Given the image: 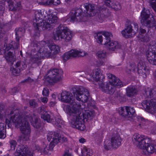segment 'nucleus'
<instances>
[{
    "label": "nucleus",
    "instance_id": "f257e3e1",
    "mask_svg": "<svg viewBox=\"0 0 156 156\" xmlns=\"http://www.w3.org/2000/svg\"><path fill=\"white\" fill-rule=\"evenodd\" d=\"M60 100L66 103H70V106L67 105L65 107V111L70 117V123L73 128L81 131L85 129L84 124L85 119H91L95 116L94 111L83 112L81 104L75 101L72 94L69 92L63 91L60 94Z\"/></svg>",
    "mask_w": 156,
    "mask_h": 156
},
{
    "label": "nucleus",
    "instance_id": "f03ea898",
    "mask_svg": "<svg viewBox=\"0 0 156 156\" xmlns=\"http://www.w3.org/2000/svg\"><path fill=\"white\" fill-rule=\"evenodd\" d=\"M12 115L10 117V121L16 127L19 128L22 135L18 137V141H27L29 140L31 129L28 122L29 121L35 128H39L41 126L38 119L28 113L25 114L19 111L18 113Z\"/></svg>",
    "mask_w": 156,
    "mask_h": 156
},
{
    "label": "nucleus",
    "instance_id": "7ed1b4c3",
    "mask_svg": "<svg viewBox=\"0 0 156 156\" xmlns=\"http://www.w3.org/2000/svg\"><path fill=\"white\" fill-rule=\"evenodd\" d=\"M96 5L87 3L81 6V8L73 9L71 12L70 19L73 22L84 21V18L93 16L98 12L95 9Z\"/></svg>",
    "mask_w": 156,
    "mask_h": 156
},
{
    "label": "nucleus",
    "instance_id": "20e7f679",
    "mask_svg": "<svg viewBox=\"0 0 156 156\" xmlns=\"http://www.w3.org/2000/svg\"><path fill=\"white\" fill-rule=\"evenodd\" d=\"M41 17L40 21L38 23H33L34 28L37 30L41 31L48 28H51L52 26L56 24L57 22L58 18L55 15L53 14V12L49 10L48 13L45 10H40Z\"/></svg>",
    "mask_w": 156,
    "mask_h": 156
},
{
    "label": "nucleus",
    "instance_id": "39448f33",
    "mask_svg": "<svg viewBox=\"0 0 156 156\" xmlns=\"http://www.w3.org/2000/svg\"><path fill=\"white\" fill-rule=\"evenodd\" d=\"M91 78L97 81L103 92L110 94H112L115 91V88L109 83H104L103 80L105 78L104 75L101 73V70L99 69H94L90 75Z\"/></svg>",
    "mask_w": 156,
    "mask_h": 156
},
{
    "label": "nucleus",
    "instance_id": "423d86ee",
    "mask_svg": "<svg viewBox=\"0 0 156 156\" xmlns=\"http://www.w3.org/2000/svg\"><path fill=\"white\" fill-rule=\"evenodd\" d=\"M95 37L98 43L105 45L110 50H116L121 47L120 44L118 41H111L112 37L111 33L104 32L102 34L98 33Z\"/></svg>",
    "mask_w": 156,
    "mask_h": 156
},
{
    "label": "nucleus",
    "instance_id": "0eeeda50",
    "mask_svg": "<svg viewBox=\"0 0 156 156\" xmlns=\"http://www.w3.org/2000/svg\"><path fill=\"white\" fill-rule=\"evenodd\" d=\"M133 140L137 147L145 149L148 153L151 154L156 151V145L150 144L149 139L144 135L136 133L133 136Z\"/></svg>",
    "mask_w": 156,
    "mask_h": 156
},
{
    "label": "nucleus",
    "instance_id": "6e6552de",
    "mask_svg": "<svg viewBox=\"0 0 156 156\" xmlns=\"http://www.w3.org/2000/svg\"><path fill=\"white\" fill-rule=\"evenodd\" d=\"M73 33L67 27L60 24L55 33L53 34V38L55 40L69 41L72 39Z\"/></svg>",
    "mask_w": 156,
    "mask_h": 156
},
{
    "label": "nucleus",
    "instance_id": "1a4fd4ad",
    "mask_svg": "<svg viewBox=\"0 0 156 156\" xmlns=\"http://www.w3.org/2000/svg\"><path fill=\"white\" fill-rule=\"evenodd\" d=\"M48 47L51 51L46 50L45 49H44V48H41L40 50V52H38L37 54V55L38 56H34L32 58V61L33 62H39L41 58L45 57L50 58L53 54L58 53L60 51V47L54 44L50 45Z\"/></svg>",
    "mask_w": 156,
    "mask_h": 156
},
{
    "label": "nucleus",
    "instance_id": "9d476101",
    "mask_svg": "<svg viewBox=\"0 0 156 156\" xmlns=\"http://www.w3.org/2000/svg\"><path fill=\"white\" fill-rule=\"evenodd\" d=\"M72 90V93L77 100L84 103L87 101L90 94L87 89L80 86L74 87Z\"/></svg>",
    "mask_w": 156,
    "mask_h": 156
},
{
    "label": "nucleus",
    "instance_id": "9b49d317",
    "mask_svg": "<svg viewBox=\"0 0 156 156\" xmlns=\"http://www.w3.org/2000/svg\"><path fill=\"white\" fill-rule=\"evenodd\" d=\"M47 81L51 84H53L61 81L63 77V71L61 69L54 68L48 72Z\"/></svg>",
    "mask_w": 156,
    "mask_h": 156
},
{
    "label": "nucleus",
    "instance_id": "f8f14e48",
    "mask_svg": "<svg viewBox=\"0 0 156 156\" xmlns=\"http://www.w3.org/2000/svg\"><path fill=\"white\" fill-rule=\"evenodd\" d=\"M136 69L139 75L142 76L144 78H146L147 75L149 73L148 69L146 68L144 63L142 61H140L138 63L137 66L134 63L130 65L129 68L130 71L134 72Z\"/></svg>",
    "mask_w": 156,
    "mask_h": 156
},
{
    "label": "nucleus",
    "instance_id": "ddd939ff",
    "mask_svg": "<svg viewBox=\"0 0 156 156\" xmlns=\"http://www.w3.org/2000/svg\"><path fill=\"white\" fill-rule=\"evenodd\" d=\"M150 13L149 10L146 9L145 8L142 11L140 17V23L142 25L148 27H155L156 29V21L155 18L154 20L151 22L149 20Z\"/></svg>",
    "mask_w": 156,
    "mask_h": 156
},
{
    "label": "nucleus",
    "instance_id": "4468645a",
    "mask_svg": "<svg viewBox=\"0 0 156 156\" xmlns=\"http://www.w3.org/2000/svg\"><path fill=\"white\" fill-rule=\"evenodd\" d=\"M19 111L17 110L15 111H11L10 110H4L3 109V106L0 105V119H2L4 118H6L5 122L6 125L9 127H11L12 126V122L10 121V117L12 115H15V112L16 114L18 113V111Z\"/></svg>",
    "mask_w": 156,
    "mask_h": 156
},
{
    "label": "nucleus",
    "instance_id": "2eb2a0df",
    "mask_svg": "<svg viewBox=\"0 0 156 156\" xmlns=\"http://www.w3.org/2000/svg\"><path fill=\"white\" fill-rule=\"evenodd\" d=\"M41 117L47 122L52 123L54 126L58 128L62 127L64 122L59 118L54 119V117L52 115H49L46 112L44 114H41Z\"/></svg>",
    "mask_w": 156,
    "mask_h": 156
},
{
    "label": "nucleus",
    "instance_id": "dca6fc26",
    "mask_svg": "<svg viewBox=\"0 0 156 156\" xmlns=\"http://www.w3.org/2000/svg\"><path fill=\"white\" fill-rule=\"evenodd\" d=\"M141 105L148 112L151 114L155 113L156 109V99H151L143 101Z\"/></svg>",
    "mask_w": 156,
    "mask_h": 156
},
{
    "label": "nucleus",
    "instance_id": "f3484780",
    "mask_svg": "<svg viewBox=\"0 0 156 156\" xmlns=\"http://www.w3.org/2000/svg\"><path fill=\"white\" fill-rule=\"evenodd\" d=\"M15 156H33L34 154L33 151H30L26 146L18 145L14 153Z\"/></svg>",
    "mask_w": 156,
    "mask_h": 156
},
{
    "label": "nucleus",
    "instance_id": "a211bd4d",
    "mask_svg": "<svg viewBox=\"0 0 156 156\" xmlns=\"http://www.w3.org/2000/svg\"><path fill=\"white\" fill-rule=\"evenodd\" d=\"M86 53L83 51H78L76 49H72L68 52L65 53L63 55L64 60L66 61L72 57L77 56H83L86 55Z\"/></svg>",
    "mask_w": 156,
    "mask_h": 156
},
{
    "label": "nucleus",
    "instance_id": "6ab92c4d",
    "mask_svg": "<svg viewBox=\"0 0 156 156\" xmlns=\"http://www.w3.org/2000/svg\"><path fill=\"white\" fill-rule=\"evenodd\" d=\"M86 53L83 51H78L76 49H72L68 52L65 53L63 55L64 60L66 61L72 57L77 56H83L86 55Z\"/></svg>",
    "mask_w": 156,
    "mask_h": 156
},
{
    "label": "nucleus",
    "instance_id": "aec40b11",
    "mask_svg": "<svg viewBox=\"0 0 156 156\" xmlns=\"http://www.w3.org/2000/svg\"><path fill=\"white\" fill-rule=\"evenodd\" d=\"M48 141H51L50 144V149H52L59 142L61 137L59 136L58 133L55 132H49L47 135Z\"/></svg>",
    "mask_w": 156,
    "mask_h": 156
},
{
    "label": "nucleus",
    "instance_id": "412c9836",
    "mask_svg": "<svg viewBox=\"0 0 156 156\" xmlns=\"http://www.w3.org/2000/svg\"><path fill=\"white\" fill-rule=\"evenodd\" d=\"M119 114L126 118H131L135 112L133 107L125 106L122 107L119 110Z\"/></svg>",
    "mask_w": 156,
    "mask_h": 156
},
{
    "label": "nucleus",
    "instance_id": "4be33fe9",
    "mask_svg": "<svg viewBox=\"0 0 156 156\" xmlns=\"http://www.w3.org/2000/svg\"><path fill=\"white\" fill-rule=\"evenodd\" d=\"M156 47V42L155 44ZM152 49L149 50L147 52V59L148 62L151 64L154 65H156V48H151Z\"/></svg>",
    "mask_w": 156,
    "mask_h": 156
},
{
    "label": "nucleus",
    "instance_id": "5701e85b",
    "mask_svg": "<svg viewBox=\"0 0 156 156\" xmlns=\"http://www.w3.org/2000/svg\"><path fill=\"white\" fill-rule=\"evenodd\" d=\"M108 77L109 79V82L111 83L113 87L119 88L123 86L121 81L114 75L111 74H108Z\"/></svg>",
    "mask_w": 156,
    "mask_h": 156
},
{
    "label": "nucleus",
    "instance_id": "b1692460",
    "mask_svg": "<svg viewBox=\"0 0 156 156\" xmlns=\"http://www.w3.org/2000/svg\"><path fill=\"white\" fill-rule=\"evenodd\" d=\"M104 5L107 7L117 10L121 9V6L119 3L114 2L113 0H104Z\"/></svg>",
    "mask_w": 156,
    "mask_h": 156
},
{
    "label": "nucleus",
    "instance_id": "393cba45",
    "mask_svg": "<svg viewBox=\"0 0 156 156\" xmlns=\"http://www.w3.org/2000/svg\"><path fill=\"white\" fill-rule=\"evenodd\" d=\"M110 141L112 144L113 148H116L120 145L121 140L119 135L117 134L112 136Z\"/></svg>",
    "mask_w": 156,
    "mask_h": 156
},
{
    "label": "nucleus",
    "instance_id": "a878e982",
    "mask_svg": "<svg viewBox=\"0 0 156 156\" xmlns=\"http://www.w3.org/2000/svg\"><path fill=\"white\" fill-rule=\"evenodd\" d=\"M126 95L129 97H132L136 94L138 90L135 86L130 85L126 89Z\"/></svg>",
    "mask_w": 156,
    "mask_h": 156
},
{
    "label": "nucleus",
    "instance_id": "bb28decb",
    "mask_svg": "<svg viewBox=\"0 0 156 156\" xmlns=\"http://www.w3.org/2000/svg\"><path fill=\"white\" fill-rule=\"evenodd\" d=\"M133 31L132 26L130 25H127L126 28L122 30L121 34L122 36L126 38H128L132 37V33Z\"/></svg>",
    "mask_w": 156,
    "mask_h": 156
},
{
    "label": "nucleus",
    "instance_id": "cd10ccee",
    "mask_svg": "<svg viewBox=\"0 0 156 156\" xmlns=\"http://www.w3.org/2000/svg\"><path fill=\"white\" fill-rule=\"evenodd\" d=\"M60 0H43L39 3L41 5H57L60 4Z\"/></svg>",
    "mask_w": 156,
    "mask_h": 156
},
{
    "label": "nucleus",
    "instance_id": "c85d7f7f",
    "mask_svg": "<svg viewBox=\"0 0 156 156\" xmlns=\"http://www.w3.org/2000/svg\"><path fill=\"white\" fill-rule=\"evenodd\" d=\"M6 2L9 6V9L11 11L16 10V8L20 7L21 5L20 2H18L16 4L15 3V0H5Z\"/></svg>",
    "mask_w": 156,
    "mask_h": 156
},
{
    "label": "nucleus",
    "instance_id": "c756f323",
    "mask_svg": "<svg viewBox=\"0 0 156 156\" xmlns=\"http://www.w3.org/2000/svg\"><path fill=\"white\" fill-rule=\"evenodd\" d=\"M11 50L8 51H5V58L7 62L11 64H13V62L15 60V58L13 55V53Z\"/></svg>",
    "mask_w": 156,
    "mask_h": 156
},
{
    "label": "nucleus",
    "instance_id": "7c9ffc66",
    "mask_svg": "<svg viewBox=\"0 0 156 156\" xmlns=\"http://www.w3.org/2000/svg\"><path fill=\"white\" fill-rule=\"evenodd\" d=\"M25 30L23 28H17L15 30V35L16 41L19 40L21 36L23 35Z\"/></svg>",
    "mask_w": 156,
    "mask_h": 156
},
{
    "label": "nucleus",
    "instance_id": "2f4dec72",
    "mask_svg": "<svg viewBox=\"0 0 156 156\" xmlns=\"http://www.w3.org/2000/svg\"><path fill=\"white\" fill-rule=\"evenodd\" d=\"M5 125L0 122V138H4L6 136Z\"/></svg>",
    "mask_w": 156,
    "mask_h": 156
},
{
    "label": "nucleus",
    "instance_id": "473e14b6",
    "mask_svg": "<svg viewBox=\"0 0 156 156\" xmlns=\"http://www.w3.org/2000/svg\"><path fill=\"white\" fill-rule=\"evenodd\" d=\"M15 66L16 68L18 69L21 71L27 67V65L23 61H18L16 63Z\"/></svg>",
    "mask_w": 156,
    "mask_h": 156
},
{
    "label": "nucleus",
    "instance_id": "72a5a7b5",
    "mask_svg": "<svg viewBox=\"0 0 156 156\" xmlns=\"http://www.w3.org/2000/svg\"><path fill=\"white\" fill-rule=\"evenodd\" d=\"M33 46L34 47V48H34V49L35 51H38L39 49V51L37 52V53L34 55V56H33L31 58V59L30 60L31 62L33 63H38V62H33L32 61V58L34 57L35 56L36 57H37L38 56L37 55V53L40 52V50L41 48H44L43 47H42L41 48H40V43H38L37 42H34L33 44Z\"/></svg>",
    "mask_w": 156,
    "mask_h": 156
},
{
    "label": "nucleus",
    "instance_id": "f704fd0d",
    "mask_svg": "<svg viewBox=\"0 0 156 156\" xmlns=\"http://www.w3.org/2000/svg\"><path fill=\"white\" fill-rule=\"evenodd\" d=\"M96 55L99 59H104L106 57V52L104 50H100L96 53Z\"/></svg>",
    "mask_w": 156,
    "mask_h": 156
},
{
    "label": "nucleus",
    "instance_id": "c9c22d12",
    "mask_svg": "<svg viewBox=\"0 0 156 156\" xmlns=\"http://www.w3.org/2000/svg\"><path fill=\"white\" fill-rule=\"evenodd\" d=\"M99 13H98V16L99 15L100 18L101 19H103L104 17L107 15L106 12L108 11V9L105 7H100L99 8Z\"/></svg>",
    "mask_w": 156,
    "mask_h": 156
},
{
    "label": "nucleus",
    "instance_id": "e433bc0d",
    "mask_svg": "<svg viewBox=\"0 0 156 156\" xmlns=\"http://www.w3.org/2000/svg\"><path fill=\"white\" fill-rule=\"evenodd\" d=\"M82 156H90L92 154V150L89 148L85 147L82 150Z\"/></svg>",
    "mask_w": 156,
    "mask_h": 156
},
{
    "label": "nucleus",
    "instance_id": "4c0bfd02",
    "mask_svg": "<svg viewBox=\"0 0 156 156\" xmlns=\"http://www.w3.org/2000/svg\"><path fill=\"white\" fill-rule=\"evenodd\" d=\"M103 147L104 149L106 151L110 150L112 147H113L112 144H111L110 140H105Z\"/></svg>",
    "mask_w": 156,
    "mask_h": 156
},
{
    "label": "nucleus",
    "instance_id": "58836bf2",
    "mask_svg": "<svg viewBox=\"0 0 156 156\" xmlns=\"http://www.w3.org/2000/svg\"><path fill=\"white\" fill-rule=\"evenodd\" d=\"M16 41V43H14V45H12L11 44L8 45L6 48L5 50H12L13 48L18 49L19 46V40Z\"/></svg>",
    "mask_w": 156,
    "mask_h": 156
},
{
    "label": "nucleus",
    "instance_id": "ea45409f",
    "mask_svg": "<svg viewBox=\"0 0 156 156\" xmlns=\"http://www.w3.org/2000/svg\"><path fill=\"white\" fill-rule=\"evenodd\" d=\"M34 21L35 20L36 22H34V23H37V21L39 20H41V15L40 10H35L34 12Z\"/></svg>",
    "mask_w": 156,
    "mask_h": 156
},
{
    "label": "nucleus",
    "instance_id": "a19ab883",
    "mask_svg": "<svg viewBox=\"0 0 156 156\" xmlns=\"http://www.w3.org/2000/svg\"><path fill=\"white\" fill-rule=\"evenodd\" d=\"M136 120L138 122V123L141 127L146 125V122L143 117L140 116H137L136 117Z\"/></svg>",
    "mask_w": 156,
    "mask_h": 156
},
{
    "label": "nucleus",
    "instance_id": "79ce46f5",
    "mask_svg": "<svg viewBox=\"0 0 156 156\" xmlns=\"http://www.w3.org/2000/svg\"><path fill=\"white\" fill-rule=\"evenodd\" d=\"M50 146L49 147H48V145H47L46 144L44 145L43 147H42L41 149L40 150V152H41L42 154H47L49 152V150H52V149H50Z\"/></svg>",
    "mask_w": 156,
    "mask_h": 156
},
{
    "label": "nucleus",
    "instance_id": "37998d69",
    "mask_svg": "<svg viewBox=\"0 0 156 156\" xmlns=\"http://www.w3.org/2000/svg\"><path fill=\"white\" fill-rule=\"evenodd\" d=\"M152 91L151 88H148L147 90H145L144 94L148 98H151L153 96V94L152 93Z\"/></svg>",
    "mask_w": 156,
    "mask_h": 156
},
{
    "label": "nucleus",
    "instance_id": "c03bdc74",
    "mask_svg": "<svg viewBox=\"0 0 156 156\" xmlns=\"http://www.w3.org/2000/svg\"><path fill=\"white\" fill-rule=\"evenodd\" d=\"M149 5L156 12V0H150Z\"/></svg>",
    "mask_w": 156,
    "mask_h": 156
},
{
    "label": "nucleus",
    "instance_id": "a18cd8bd",
    "mask_svg": "<svg viewBox=\"0 0 156 156\" xmlns=\"http://www.w3.org/2000/svg\"><path fill=\"white\" fill-rule=\"evenodd\" d=\"M9 143L11 149L14 150L17 145L16 141L12 140L10 141Z\"/></svg>",
    "mask_w": 156,
    "mask_h": 156
},
{
    "label": "nucleus",
    "instance_id": "49530a36",
    "mask_svg": "<svg viewBox=\"0 0 156 156\" xmlns=\"http://www.w3.org/2000/svg\"><path fill=\"white\" fill-rule=\"evenodd\" d=\"M16 69V68H11V70L12 71V73L13 75L16 76L17 75V74H19L20 72V71L19 69Z\"/></svg>",
    "mask_w": 156,
    "mask_h": 156
},
{
    "label": "nucleus",
    "instance_id": "de8ad7c7",
    "mask_svg": "<svg viewBox=\"0 0 156 156\" xmlns=\"http://www.w3.org/2000/svg\"><path fill=\"white\" fill-rule=\"evenodd\" d=\"M4 9V2L0 3V16L3 14Z\"/></svg>",
    "mask_w": 156,
    "mask_h": 156
},
{
    "label": "nucleus",
    "instance_id": "09e8293b",
    "mask_svg": "<svg viewBox=\"0 0 156 156\" xmlns=\"http://www.w3.org/2000/svg\"><path fill=\"white\" fill-rule=\"evenodd\" d=\"M29 104L30 106L33 107L34 108L37 106V104L34 100H30Z\"/></svg>",
    "mask_w": 156,
    "mask_h": 156
},
{
    "label": "nucleus",
    "instance_id": "8fccbe9b",
    "mask_svg": "<svg viewBox=\"0 0 156 156\" xmlns=\"http://www.w3.org/2000/svg\"><path fill=\"white\" fill-rule=\"evenodd\" d=\"M42 94L44 96H47L48 95L49 91L47 88H44L42 91Z\"/></svg>",
    "mask_w": 156,
    "mask_h": 156
},
{
    "label": "nucleus",
    "instance_id": "3c124183",
    "mask_svg": "<svg viewBox=\"0 0 156 156\" xmlns=\"http://www.w3.org/2000/svg\"><path fill=\"white\" fill-rule=\"evenodd\" d=\"M133 24L135 30H136V32H137L138 30V24L135 22H133L131 23V24Z\"/></svg>",
    "mask_w": 156,
    "mask_h": 156
},
{
    "label": "nucleus",
    "instance_id": "603ef678",
    "mask_svg": "<svg viewBox=\"0 0 156 156\" xmlns=\"http://www.w3.org/2000/svg\"><path fill=\"white\" fill-rule=\"evenodd\" d=\"M40 100L42 102L45 103L48 102V99L47 98L41 97L40 98Z\"/></svg>",
    "mask_w": 156,
    "mask_h": 156
},
{
    "label": "nucleus",
    "instance_id": "864d4df0",
    "mask_svg": "<svg viewBox=\"0 0 156 156\" xmlns=\"http://www.w3.org/2000/svg\"><path fill=\"white\" fill-rule=\"evenodd\" d=\"M11 93L12 94H14L18 92L17 88L16 87H14L11 90Z\"/></svg>",
    "mask_w": 156,
    "mask_h": 156
},
{
    "label": "nucleus",
    "instance_id": "5fc2aeb1",
    "mask_svg": "<svg viewBox=\"0 0 156 156\" xmlns=\"http://www.w3.org/2000/svg\"><path fill=\"white\" fill-rule=\"evenodd\" d=\"M33 81V80L30 77H29L27 79L24 80L22 82H30Z\"/></svg>",
    "mask_w": 156,
    "mask_h": 156
},
{
    "label": "nucleus",
    "instance_id": "6e6d98bb",
    "mask_svg": "<svg viewBox=\"0 0 156 156\" xmlns=\"http://www.w3.org/2000/svg\"><path fill=\"white\" fill-rule=\"evenodd\" d=\"M42 147H40L38 145H35L34 147V149L35 150H37L38 151H39L40 152V150L41 149Z\"/></svg>",
    "mask_w": 156,
    "mask_h": 156
},
{
    "label": "nucleus",
    "instance_id": "4d7b16f0",
    "mask_svg": "<svg viewBox=\"0 0 156 156\" xmlns=\"http://www.w3.org/2000/svg\"><path fill=\"white\" fill-rule=\"evenodd\" d=\"M140 31L141 34H144L146 32V30L145 29L141 28L140 29Z\"/></svg>",
    "mask_w": 156,
    "mask_h": 156
},
{
    "label": "nucleus",
    "instance_id": "13d9d810",
    "mask_svg": "<svg viewBox=\"0 0 156 156\" xmlns=\"http://www.w3.org/2000/svg\"><path fill=\"white\" fill-rule=\"evenodd\" d=\"M144 42H147L149 41V38L147 36L146 37H144L143 38Z\"/></svg>",
    "mask_w": 156,
    "mask_h": 156
},
{
    "label": "nucleus",
    "instance_id": "bf43d9fd",
    "mask_svg": "<svg viewBox=\"0 0 156 156\" xmlns=\"http://www.w3.org/2000/svg\"><path fill=\"white\" fill-rule=\"evenodd\" d=\"M79 141L80 143H83L86 142L85 139L83 138H80L79 140Z\"/></svg>",
    "mask_w": 156,
    "mask_h": 156
},
{
    "label": "nucleus",
    "instance_id": "052dcab7",
    "mask_svg": "<svg viewBox=\"0 0 156 156\" xmlns=\"http://www.w3.org/2000/svg\"><path fill=\"white\" fill-rule=\"evenodd\" d=\"M63 156H72L71 154L68 152H66Z\"/></svg>",
    "mask_w": 156,
    "mask_h": 156
},
{
    "label": "nucleus",
    "instance_id": "680f3d73",
    "mask_svg": "<svg viewBox=\"0 0 156 156\" xmlns=\"http://www.w3.org/2000/svg\"><path fill=\"white\" fill-rule=\"evenodd\" d=\"M151 132L154 134H156V126L155 128H154L153 129L151 130Z\"/></svg>",
    "mask_w": 156,
    "mask_h": 156
},
{
    "label": "nucleus",
    "instance_id": "e2e57ef3",
    "mask_svg": "<svg viewBox=\"0 0 156 156\" xmlns=\"http://www.w3.org/2000/svg\"><path fill=\"white\" fill-rule=\"evenodd\" d=\"M74 0H65V1L67 3H69L70 2H74Z\"/></svg>",
    "mask_w": 156,
    "mask_h": 156
},
{
    "label": "nucleus",
    "instance_id": "0e129e2a",
    "mask_svg": "<svg viewBox=\"0 0 156 156\" xmlns=\"http://www.w3.org/2000/svg\"><path fill=\"white\" fill-rule=\"evenodd\" d=\"M62 140L65 142L67 141L68 140L67 138L65 137H62Z\"/></svg>",
    "mask_w": 156,
    "mask_h": 156
},
{
    "label": "nucleus",
    "instance_id": "69168bd1",
    "mask_svg": "<svg viewBox=\"0 0 156 156\" xmlns=\"http://www.w3.org/2000/svg\"><path fill=\"white\" fill-rule=\"evenodd\" d=\"M99 64L101 66L104 65H105V63L103 61H100L99 63Z\"/></svg>",
    "mask_w": 156,
    "mask_h": 156
},
{
    "label": "nucleus",
    "instance_id": "338daca9",
    "mask_svg": "<svg viewBox=\"0 0 156 156\" xmlns=\"http://www.w3.org/2000/svg\"><path fill=\"white\" fill-rule=\"evenodd\" d=\"M49 105L50 106H53L55 105V103L53 102H51L50 103Z\"/></svg>",
    "mask_w": 156,
    "mask_h": 156
},
{
    "label": "nucleus",
    "instance_id": "774afa93",
    "mask_svg": "<svg viewBox=\"0 0 156 156\" xmlns=\"http://www.w3.org/2000/svg\"><path fill=\"white\" fill-rule=\"evenodd\" d=\"M153 75L154 77L156 79V70L153 72Z\"/></svg>",
    "mask_w": 156,
    "mask_h": 156
}]
</instances>
